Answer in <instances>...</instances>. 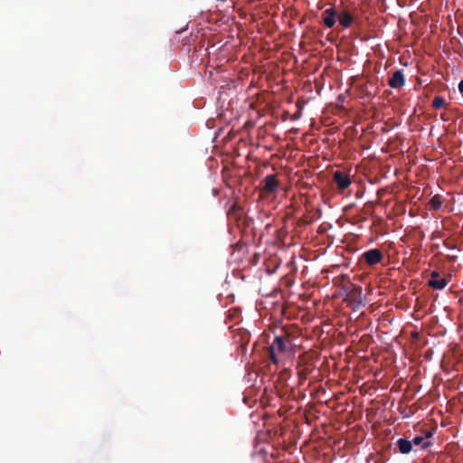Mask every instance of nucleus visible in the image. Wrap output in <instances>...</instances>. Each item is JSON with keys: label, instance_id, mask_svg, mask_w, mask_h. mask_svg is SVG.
<instances>
[{"label": "nucleus", "instance_id": "16", "mask_svg": "<svg viewBox=\"0 0 463 463\" xmlns=\"http://www.w3.org/2000/svg\"><path fill=\"white\" fill-rule=\"evenodd\" d=\"M316 220L315 216H305L302 218V222L305 223V224H309L311 222H313L314 221Z\"/></svg>", "mask_w": 463, "mask_h": 463}, {"label": "nucleus", "instance_id": "8", "mask_svg": "<svg viewBox=\"0 0 463 463\" xmlns=\"http://www.w3.org/2000/svg\"><path fill=\"white\" fill-rule=\"evenodd\" d=\"M336 17L337 14L334 6L326 8L322 13L323 23L327 28H332L335 25Z\"/></svg>", "mask_w": 463, "mask_h": 463}, {"label": "nucleus", "instance_id": "3", "mask_svg": "<svg viewBox=\"0 0 463 463\" xmlns=\"http://www.w3.org/2000/svg\"><path fill=\"white\" fill-rule=\"evenodd\" d=\"M291 342L284 335H278L275 337L273 343L269 346V356L274 364H278V354H286L290 351Z\"/></svg>", "mask_w": 463, "mask_h": 463}, {"label": "nucleus", "instance_id": "20", "mask_svg": "<svg viewBox=\"0 0 463 463\" xmlns=\"http://www.w3.org/2000/svg\"><path fill=\"white\" fill-rule=\"evenodd\" d=\"M239 209H240L239 205H237L236 203H233L231 205V207L228 211V214H231L232 212H236Z\"/></svg>", "mask_w": 463, "mask_h": 463}, {"label": "nucleus", "instance_id": "10", "mask_svg": "<svg viewBox=\"0 0 463 463\" xmlns=\"http://www.w3.org/2000/svg\"><path fill=\"white\" fill-rule=\"evenodd\" d=\"M396 446L402 454H408L412 450V442L407 439H399L396 441Z\"/></svg>", "mask_w": 463, "mask_h": 463}, {"label": "nucleus", "instance_id": "6", "mask_svg": "<svg viewBox=\"0 0 463 463\" xmlns=\"http://www.w3.org/2000/svg\"><path fill=\"white\" fill-rule=\"evenodd\" d=\"M332 180L339 190H345L351 184L349 175L338 170L334 172Z\"/></svg>", "mask_w": 463, "mask_h": 463}, {"label": "nucleus", "instance_id": "2", "mask_svg": "<svg viewBox=\"0 0 463 463\" xmlns=\"http://www.w3.org/2000/svg\"><path fill=\"white\" fill-rule=\"evenodd\" d=\"M345 300L351 304L361 306L364 303L363 290L360 286L354 285L346 280L342 287Z\"/></svg>", "mask_w": 463, "mask_h": 463}, {"label": "nucleus", "instance_id": "11", "mask_svg": "<svg viewBox=\"0 0 463 463\" xmlns=\"http://www.w3.org/2000/svg\"><path fill=\"white\" fill-rule=\"evenodd\" d=\"M337 18H338L339 24L341 26H343L344 28L350 27L354 21L353 15L347 11H345L342 14H340L337 16Z\"/></svg>", "mask_w": 463, "mask_h": 463}, {"label": "nucleus", "instance_id": "15", "mask_svg": "<svg viewBox=\"0 0 463 463\" xmlns=\"http://www.w3.org/2000/svg\"><path fill=\"white\" fill-rule=\"evenodd\" d=\"M339 270H340V265L334 264V265L331 266L330 269H323L321 273H328V272L338 273Z\"/></svg>", "mask_w": 463, "mask_h": 463}, {"label": "nucleus", "instance_id": "12", "mask_svg": "<svg viewBox=\"0 0 463 463\" xmlns=\"http://www.w3.org/2000/svg\"><path fill=\"white\" fill-rule=\"evenodd\" d=\"M443 203L442 197L439 194L434 195L429 202V204L432 210L438 211L441 208Z\"/></svg>", "mask_w": 463, "mask_h": 463}, {"label": "nucleus", "instance_id": "25", "mask_svg": "<svg viewBox=\"0 0 463 463\" xmlns=\"http://www.w3.org/2000/svg\"><path fill=\"white\" fill-rule=\"evenodd\" d=\"M327 227L324 226V224H320V227H319V230H320V234L326 231Z\"/></svg>", "mask_w": 463, "mask_h": 463}, {"label": "nucleus", "instance_id": "24", "mask_svg": "<svg viewBox=\"0 0 463 463\" xmlns=\"http://www.w3.org/2000/svg\"><path fill=\"white\" fill-rule=\"evenodd\" d=\"M458 90L463 95V80L458 84Z\"/></svg>", "mask_w": 463, "mask_h": 463}, {"label": "nucleus", "instance_id": "28", "mask_svg": "<svg viewBox=\"0 0 463 463\" xmlns=\"http://www.w3.org/2000/svg\"><path fill=\"white\" fill-rule=\"evenodd\" d=\"M311 210H312V211H316V212H317V211H318V209H317V208H316V207H314V206H311Z\"/></svg>", "mask_w": 463, "mask_h": 463}, {"label": "nucleus", "instance_id": "29", "mask_svg": "<svg viewBox=\"0 0 463 463\" xmlns=\"http://www.w3.org/2000/svg\"><path fill=\"white\" fill-rule=\"evenodd\" d=\"M326 253V251H322V250L320 249V252H319V255H324Z\"/></svg>", "mask_w": 463, "mask_h": 463}, {"label": "nucleus", "instance_id": "27", "mask_svg": "<svg viewBox=\"0 0 463 463\" xmlns=\"http://www.w3.org/2000/svg\"><path fill=\"white\" fill-rule=\"evenodd\" d=\"M315 88L317 92H318V83L315 80Z\"/></svg>", "mask_w": 463, "mask_h": 463}, {"label": "nucleus", "instance_id": "7", "mask_svg": "<svg viewBox=\"0 0 463 463\" xmlns=\"http://www.w3.org/2000/svg\"><path fill=\"white\" fill-rule=\"evenodd\" d=\"M262 191L266 194L274 193L279 187V182L274 175H269L262 180Z\"/></svg>", "mask_w": 463, "mask_h": 463}, {"label": "nucleus", "instance_id": "9", "mask_svg": "<svg viewBox=\"0 0 463 463\" xmlns=\"http://www.w3.org/2000/svg\"><path fill=\"white\" fill-rule=\"evenodd\" d=\"M388 84L392 89H400L405 84V78L402 70L395 71L388 80Z\"/></svg>", "mask_w": 463, "mask_h": 463}, {"label": "nucleus", "instance_id": "14", "mask_svg": "<svg viewBox=\"0 0 463 463\" xmlns=\"http://www.w3.org/2000/svg\"><path fill=\"white\" fill-rule=\"evenodd\" d=\"M445 99L441 96H436L432 100V107L434 109H440L445 105Z\"/></svg>", "mask_w": 463, "mask_h": 463}, {"label": "nucleus", "instance_id": "30", "mask_svg": "<svg viewBox=\"0 0 463 463\" xmlns=\"http://www.w3.org/2000/svg\"><path fill=\"white\" fill-rule=\"evenodd\" d=\"M441 118H442L443 120H447L446 116L441 115Z\"/></svg>", "mask_w": 463, "mask_h": 463}, {"label": "nucleus", "instance_id": "17", "mask_svg": "<svg viewBox=\"0 0 463 463\" xmlns=\"http://www.w3.org/2000/svg\"><path fill=\"white\" fill-rule=\"evenodd\" d=\"M333 156V151L329 150L327 152H322V157L324 160H330Z\"/></svg>", "mask_w": 463, "mask_h": 463}, {"label": "nucleus", "instance_id": "21", "mask_svg": "<svg viewBox=\"0 0 463 463\" xmlns=\"http://www.w3.org/2000/svg\"><path fill=\"white\" fill-rule=\"evenodd\" d=\"M444 246L447 247L448 249H451V250L456 248L455 244H453L448 241H444Z\"/></svg>", "mask_w": 463, "mask_h": 463}, {"label": "nucleus", "instance_id": "23", "mask_svg": "<svg viewBox=\"0 0 463 463\" xmlns=\"http://www.w3.org/2000/svg\"><path fill=\"white\" fill-rule=\"evenodd\" d=\"M325 178H326V175H323V173H322V172H320V179H319L320 185H322V184H323Z\"/></svg>", "mask_w": 463, "mask_h": 463}, {"label": "nucleus", "instance_id": "4", "mask_svg": "<svg viewBox=\"0 0 463 463\" xmlns=\"http://www.w3.org/2000/svg\"><path fill=\"white\" fill-rule=\"evenodd\" d=\"M369 266L380 263L383 259V252L378 249H372L364 251L361 257Z\"/></svg>", "mask_w": 463, "mask_h": 463}, {"label": "nucleus", "instance_id": "18", "mask_svg": "<svg viewBox=\"0 0 463 463\" xmlns=\"http://www.w3.org/2000/svg\"><path fill=\"white\" fill-rule=\"evenodd\" d=\"M344 279L343 277H341L339 274L335 275L334 278H333V284L334 285H339V283Z\"/></svg>", "mask_w": 463, "mask_h": 463}, {"label": "nucleus", "instance_id": "1", "mask_svg": "<svg viewBox=\"0 0 463 463\" xmlns=\"http://www.w3.org/2000/svg\"><path fill=\"white\" fill-rule=\"evenodd\" d=\"M299 364L301 369L299 374L303 377H310L311 379L316 378V364L317 359V354L315 350L310 349L308 352L304 353L300 356Z\"/></svg>", "mask_w": 463, "mask_h": 463}, {"label": "nucleus", "instance_id": "19", "mask_svg": "<svg viewBox=\"0 0 463 463\" xmlns=\"http://www.w3.org/2000/svg\"><path fill=\"white\" fill-rule=\"evenodd\" d=\"M320 391H322L321 387H320ZM328 396L329 395H326L325 392H323V393H322V392H320V400H319L320 404L323 402V400H325V402H326L329 399Z\"/></svg>", "mask_w": 463, "mask_h": 463}, {"label": "nucleus", "instance_id": "13", "mask_svg": "<svg viewBox=\"0 0 463 463\" xmlns=\"http://www.w3.org/2000/svg\"><path fill=\"white\" fill-rule=\"evenodd\" d=\"M424 439H425V438L417 436L413 439V440L411 442H412V445L413 444L416 446L420 445L422 449H426L430 445V443L428 441H424Z\"/></svg>", "mask_w": 463, "mask_h": 463}, {"label": "nucleus", "instance_id": "26", "mask_svg": "<svg viewBox=\"0 0 463 463\" xmlns=\"http://www.w3.org/2000/svg\"><path fill=\"white\" fill-rule=\"evenodd\" d=\"M432 436V432L431 431H428L425 435V438L429 439Z\"/></svg>", "mask_w": 463, "mask_h": 463}, {"label": "nucleus", "instance_id": "31", "mask_svg": "<svg viewBox=\"0 0 463 463\" xmlns=\"http://www.w3.org/2000/svg\"><path fill=\"white\" fill-rule=\"evenodd\" d=\"M324 330L320 327V335L323 334Z\"/></svg>", "mask_w": 463, "mask_h": 463}, {"label": "nucleus", "instance_id": "22", "mask_svg": "<svg viewBox=\"0 0 463 463\" xmlns=\"http://www.w3.org/2000/svg\"><path fill=\"white\" fill-rule=\"evenodd\" d=\"M335 139L333 140L330 139V137L327 136L325 138H323V143H325L327 146H329L330 142H335Z\"/></svg>", "mask_w": 463, "mask_h": 463}, {"label": "nucleus", "instance_id": "5", "mask_svg": "<svg viewBox=\"0 0 463 463\" xmlns=\"http://www.w3.org/2000/svg\"><path fill=\"white\" fill-rule=\"evenodd\" d=\"M449 280L445 278H440L439 273L437 270H433L430 273V279L428 281V285L434 289H443L448 285Z\"/></svg>", "mask_w": 463, "mask_h": 463}]
</instances>
